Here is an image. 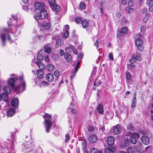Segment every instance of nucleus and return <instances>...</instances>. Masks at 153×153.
I'll return each instance as SVG.
<instances>
[{
	"label": "nucleus",
	"instance_id": "nucleus-45",
	"mask_svg": "<svg viewBox=\"0 0 153 153\" xmlns=\"http://www.w3.org/2000/svg\"><path fill=\"white\" fill-rule=\"evenodd\" d=\"M41 16H40V13L39 14L38 13L34 16V18L37 20L41 19Z\"/></svg>",
	"mask_w": 153,
	"mask_h": 153
},
{
	"label": "nucleus",
	"instance_id": "nucleus-9",
	"mask_svg": "<svg viewBox=\"0 0 153 153\" xmlns=\"http://www.w3.org/2000/svg\"><path fill=\"white\" fill-rule=\"evenodd\" d=\"M141 140L143 143L145 145H148L149 142V137L146 136H143L141 137Z\"/></svg>",
	"mask_w": 153,
	"mask_h": 153
},
{
	"label": "nucleus",
	"instance_id": "nucleus-27",
	"mask_svg": "<svg viewBox=\"0 0 153 153\" xmlns=\"http://www.w3.org/2000/svg\"><path fill=\"white\" fill-rule=\"evenodd\" d=\"M7 94L6 93H2L1 94L2 100H4L5 102H6V100L7 99L8 97V96Z\"/></svg>",
	"mask_w": 153,
	"mask_h": 153
},
{
	"label": "nucleus",
	"instance_id": "nucleus-11",
	"mask_svg": "<svg viewBox=\"0 0 153 153\" xmlns=\"http://www.w3.org/2000/svg\"><path fill=\"white\" fill-rule=\"evenodd\" d=\"M16 111L12 108H10L7 111V114L8 116L11 117L13 116L15 113Z\"/></svg>",
	"mask_w": 153,
	"mask_h": 153
},
{
	"label": "nucleus",
	"instance_id": "nucleus-35",
	"mask_svg": "<svg viewBox=\"0 0 153 153\" xmlns=\"http://www.w3.org/2000/svg\"><path fill=\"white\" fill-rule=\"evenodd\" d=\"M69 35V32L68 31H65L63 33L62 37L64 39H66L67 38Z\"/></svg>",
	"mask_w": 153,
	"mask_h": 153
},
{
	"label": "nucleus",
	"instance_id": "nucleus-19",
	"mask_svg": "<svg viewBox=\"0 0 153 153\" xmlns=\"http://www.w3.org/2000/svg\"><path fill=\"white\" fill-rule=\"evenodd\" d=\"M6 34L3 33H1L0 35V38L1 39V40L2 41V45L3 46H4L5 45V42L6 40Z\"/></svg>",
	"mask_w": 153,
	"mask_h": 153
},
{
	"label": "nucleus",
	"instance_id": "nucleus-53",
	"mask_svg": "<svg viewBox=\"0 0 153 153\" xmlns=\"http://www.w3.org/2000/svg\"><path fill=\"white\" fill-rule=\"evenodd\" d=\"M101 84V82L100 81H96L94 83V85L96 87H98Z\"/></svg>",
	"mask_w": 153,
	"mask_h": 153
},
{
	"label": "nucleus",
	"instance_id": "nucleus-31",
	"mask_svg": "<svg viewBox=\"0 0 153 153\" xmlns=\"http://www.w3.org/2000/svg\"><path fill=\"white\" fill-rule=\"evenodd\" d=\"M74 48V46L70 45L68 47L66 48H65L66 53H69L71 52L72 50Z\"/></svg>",
	"mask_w": 153,
	"mask_h": 153
},
{
	"label": "nucleus",
	"instance_id": "nucleus-37",
	"mask_svg": "<svg viewBox=\"0 0 153 153\" xmlns=\"http://www.w3.org/2000/svg\"><path fill=\"white\" fill-rule=\"evenodd\" d=\"M48 2L51 8H52V7H53L56 4H55V0H49Z\"/></svg>",
	"mask_w": 153,
	"mask_h": 153
},
{
	"label": "nucleus",
	"instance_id": "nucleus-39",
	"mask_svg": "<svg viewBox=\"0 0 153 153\" xmlns=\"http://www.w3.org/2000/svg\"><path fill=\"white\" fill-rule=\"evenodd\" d=\"M52 58L54 60V61H57L59 59V56L58 55L56 54H53L52 56Z\"/></svg>",
	"mask_w": 153,
	"mask_h": 153
},
{
	"label": "nucleus",
	"instance_id": "nucleus-43",
	"mask_svg": "<svg viewBox=\"0 0 153 153\" xmlns=\"http://www.w3.org/2000/svg\"><path fill=\"white\" fill-rule=\"evenodd\" d=\"M131 76L130 73L129 72H127L126 73V79L129 80L131 78Z\"/></svg>",
	"mask_w": 153,
	"mask_h": 153
},
{
	"label": "nucleus",
	"instance_id": "nucleus-18",
	"mask_svg": "<svg viewBox=\"0 0 153 153\" xmlns=\"http://www.w3.org/2000/svg\"><path fill=\"white\" fill-rule=\"evenodd\" d=\"M141 55L138 53L132 54L131 57H133L136 60L140 61L141 59Z\"/></svg>",
	"mask_w": 153,
	"mask_h": 153
},
{
	"label": "nucleus",
	"instance_id": "nucleus-55",
	"mask_svg": "<svg viewBox=\"0 0 153 153\" xmlns=\"http://www.w3.org/2000/svg\"><path fill=\"white\" fill-rule=\"evenodd\" d=\"M149 11L150 12H153V3L151 5H149Z\"/></svg>",
	"mask_w": 153,
	"mask_h": 153
},
{
	"label": "nucleus",
	"instance_id": "nucleus-21",
	"mask_svg": "<svg viewBox=\"0 0 153 153\" xmlns=\"http://www.w3.org/2000/svg\"><path fill=\"white\" fill-rule=\"evenodd\" d=\"M37 77L39 79H41L42 78L43 75V72L42 71L40 70H39L37 71L36 73Z\"/></svg>",
	"mask_w": 153,
	"mask_h": 153
},
{
	"label": "nucleus",
	"instance_id": "nucleus-49",
	"mask_svg": "<svg viewBox=\"0 0 153 153\" xmlns=\"http://www.w3.org/2000/svg\"><path fill=\"white\" fill-rule=\"evenodd\" d=\"M83 57L82 53H80L77 56V59L78 61H80Z\"/></svg>",
	"mask_w": 153,
	"mask_h": 153
},
{
	"label": "nucleus",
	"instance_id": "nucleus-6",
	"mask_svg": "<svg viewBox=\"0 0 153 153\" xmlns=\"http://www.w3.org/2000/svg\"><path fill=\"white\" fill-rule=\"evenodd\" d=\"M88 140L90 143H94L97 140V137L95 134H91L88 137Z\"/></svg>",
	"mask_w": 153,
	"mask_h": 153
},
{
	"label": "nucleus",
	"instance_id": "nucleus-8",
	"mask_svg": "<svg viewBox=\"0 0 153 153\" xmlns=\"http://www.w3.org/2000/svg\"><path fill=\"white\" fill-rule=\"evenodd\" d=\"M46 79L48 82H51L53 81L54 77L52 73H49L47 74L45 76Z\"/></svg>",
	"mask_w": 153,
	"mask_h": 153
},
{
	"label": "nucleus",
	"instance_id": "nucleus-2",
	"mask_svg": "<svg viewBox=\"0 0 153 153\" xmlns=\"http://www.w3.org/2000/svg\"><path fill=\"white\" fill-rule=\"evenodd\" d=\"M136 36L135 45L137 47V49L140 51H142L143 49V46L142 45L143 42L141 39L142 37V36L140 33H138L136 34Z\"/></svg>",
	"mask_w": 153,
	"mask_h": 153
},
{
	"label": "nucleus",
	"instance_id": "nucleus-28",
	"mask_svg": "<svg viewBox=\"0 0 153 153\" xmlns=\"http://www.w3.org/2000/svg\"><path fill=\"white\" fill-rule=\"evenodd\" d=\"M82 25L83 28L87 27L89 25V22L87 21L84 20L82 22Z\"/></svg>",
	"mask_w": 153,
	"mask_h": 153
},
{
	"label": "nucleus",
	"instance_id": "nucleus-34",
	"mask_svg": "<svg viewBox=\"0 0 153 153\" xmlns=\"http://www.w3.org/2000/svg\"><path fill=\"white\" fill-rule=\"evenodd\" d=\"M128 23V20L126 17H123L121 20V24L122 25H124Z\"/></svg>",
	"mask_w": 153,
	"mask_h": 153
},
{
	"label": "nucleus",
	"instance_id": "nucleus-56",
	"mask_svg": "<svg viewBox=\"0 0 153 153\" xmlns=\"http://www.w3.org/2000/svg\"><path fill=\"white\" fill-rule=\"evenodd\" d=\"M149 18L147 15H146V16L144 17V18L143 19V21L145 23H146L148 20Z\"/></svg>",
	"mask_w": 153,
	"mask_h": 153
},
{
	"label": "nucleus",
	"instance_id": "nucleus-58",
	"mask_svg": "<svg viewBox=\"0 0 153 153\" xmlns=\"http://www.w3.org/2000/svg\"><path fill=\"white\" fill-rule=\"evenodd\" d=\"M44 60L45 61L47 62H49L50 60L48 56H45L44 58Z\"/></svg>",
	"mask_w": 153,
	"mask_h": 153
},
{
	"label": "nucleus",
	"instance_id": "nucleus-51",
	"mask_svg": "<svg viewBox=\"0 0 153 153\" xmlns=\"http://www.w3.org/2000/svg\"><path fill=\"white\" fill-rule=\"evenodd\" d=\"M22 9L26 11H28L29 10V7H28V6L26 5H24L22 7Z\"/></svg>",
	"mask_w": 153,
	"mask_h": 153
},
{
	"label": "nucleus",
	"instance_id": "nucleus-10",
	"mask_svg": "<svg viewBox=\"0 0 153 153\" xmlns=\"http://www.w3.org/2000/svg\"><path fill=\"white\" fill-rule=\"evenodd\" d=\"M114 142V139L112 136L109 137L107 139V143L109 146L113 145Z\"/></svg>",
	"mask_w": 153,
	"mask_h": 153
},
{
	"label": "nucleus",
	"instance_id": "nucleus-13",
	"mask_svg": "<svg viewBox=\"0 0 153 153\" xmlns=\"http://www.w3.org/2000/svg\"><path fill=\"white\" fill-rule=\"evenodd\" d=\"M130 142H131L129 139L126 138L124 140V143L121 144L120 145V146L123 148L127 147L130 144Z\"/></svg>",
	"mask_w": 153,
	"mask_h": 153
},
{
	"label": "nucleus",
	"instance_id": "nucleus-47",
	"mask_svg": "<svg viewBox=\"0 0 153 153\" xmlns=\"http://www.w3.org/2000/svg\"><path fill=\"white\" fill-rule=\"evenodd\" d=\"M41 84L42 85L44 86H48L49 83L48 82L45 81H43L42 82Z\"/></svg>",
	"mask_w": 153,
	"mask_h": 153
},
{
	"label": "nucleus",
	"instance_id": "nucleus-64",
	"mask_svg": "<svg viewBox=\"0 0 153 153\" xmlns=\"http://www.w3.org/2000/svg\"><path fill=\"white\" fill-rule=\"evenodd\" d=\"M121 3L123 5H125L127 4V1L126 0H122Z\"/></svg>",
	"mask_w": 153,
	"mask_h": 153
},
{
	"label": "nucleus",
	"instance_id": "nucleus-5",
	"mask_svg": "<svg viewBox=\"0 0 153 153\" xmlns=\"http://www.w3.org/2000/svg\"><path fill=\"white\" fill-rule=\"evenodd\" d=\"M44 4L42 3L36 2L35 3L34 6L36 10H42L44 8Z\"/></svg>",
	"mask_w": 153,
	"mask_h": 153
},
{
	"label": "nucleus",
	"instance_id": "nucleus-22",
	"mask_svg": "<svg viewBox=\"0 0 153 153\" xmlns=\"http://www.w3.org/2000/svg\"><path fill=\"white\" fill-rule=\"evenodd\" d=\"M44 57V54L39 52L37 55V58L39 60L42 61Z\"/></svg>",
	"mask_w": 153,
	"mask_h": 153
},
{
	"label": "nucleus",
	"instance_id": "nucleus-36",
	"mask_svg": "<svg viewBox=\"0 0 153 153\" xmlns=\"http://www.w3.org/2000/svg\"><path fill=\"white\" fill-rule=\"evenodd\" d=\"M126 10L127 11V13H132L133 10L134 9L133 8L128 7L126 8Z\"/></svg>",
	"mask_w": 153,
	"mask_h": 153
},
{
	"label": "nucleus",
	"instance_id": "nucleus-54",
	"mask_svg": "<svg viewBox=\"0 0 153 153\" xmlns=\"http://www.w3.org/2000/svg\"><path fill=\"white\" fill-rule=\"evenodd\" d=\"M77 71H76V70H74V71L72 72L70 77V78L71 79H72L74 77Z\"/></svg>",
	"mask_w": 153,
	"mask_h": 153
},
{
	"label": "nucleus",
	"instance_id": "nucleus-12",
	"mask_svg": "<svg viewBox=\"0 0 153 153\" xmlns=\"http://www.w3.org/2000/svg\"><path fill=\"white\" fill-rule=\"evenodd\" d=\"M40 16H41V19H45L47 15L46 9H43V10L40 11Z\"/></svg>",
	"mask_w": 153,
	"mask_h": 153
},
{
	"label": "nucleus",
	"instance_id": "nucleus-23",
	"mask_svg": "<svg viewBox=\"0 0 153 153\" xmlns=\"http://www.w3.org/2000/svg\"><path fill=\"white\" fill-rule=\"evenodd\" d=\"M47 68L49 71H52L55 69V67L54 65L49 64L47 66Z\"/></svg>",
	"mask_w": 153,
	"mask_h": 153
},
{
	"label": "nucleus",
	"instance_id": "nucleus-7",
	"mask_svg": "<svg viewBox=\"0 0 153 153\" xmlns=\"http://www.w3.org/2000/svg\"><path fill=\"white\" fill-rule=\"evenodd\" d=\"M19 101L17 98H13L11 101L12 106L15 108H18L19 105Z\"/></svg>",
	"mask_w": 153,
	"mask_h": 153
},
{
	"label": "nucleus",
	"instance_id": "nucleus-1",
	"mask_svg": "<svg viewBox=\"0 0 153 153\" xmlns=\"http://www.w3.org/2000/svg\"><path fill=\"white\" fill-rule=\"evenodd\" d=\"M14 76V78H10L7 83L15 91H23L25 89L26 83L23 76H16L15 74L11 75Z\"/></svg>",
	"mask_w": 153,
	"mask_h": 153
},
{
	"label": "nucleus",
	"instance_id": "nucleus-38",
	"mask_svg": "<svg viewBox=\"0 0 153 153\" xmlns=\"http://www.w3.org/2000/svg\"><path fill=\"white\" fill-rule=\"evenodd\" d=\"M127 128L130 131H133L135 129V128L131 124H129L127 126Z\"/></svg>",
	"mask_w": 153,
	"mask_h": 153
},
{
	"label": "nucleus",
	"instance_id": "nucleus-4",
	"mask_svg": "<svg viewBox=\"0 0 153 153\" xmlns=\"http://www.w3.org/2000/svg\"><path fill=\"white\" fill-rule=\"evenodd\" d=\"M140 137L139 134L137 133H134L132 134L130 137L129 139L130 142L134 144H135L137 142V139Z\"/></svg>",
	"mask_w": 153,
	"mask_h": 153
},
{
	"label": "nucleus",
	"instance_id": "nucleus-52",
	"mask_svg": "<svg viewBox=\"0 0 153 153\" xmlns=\"http://www.w3.org/2000/svg\"><path fill=\"white\" fill-rule=\"evenodd\" d=\"M65 142L66 143H67L69 140L70 138V136L68 134H66L65 136Z\"/></svg>",
	"mask_w": 153,
	"mask_h": 153
},
{
	"label": "nucleus",
	"instance_id": "nucleus-60",
	"mask_svg": "<svg viewBox=\"0 0 153 153\" xmlns=\"http://www.w3.org/2000/svg\"><path fill=\"white\" fill-rule=\"evenodd\" d=\"M148 9L147 8H143L142 10V13L143 14H145L148 12Z\"/></svg>",
	"mask_w": 153,
	"mask_h": 153
},
{
	"label": "nucleus",
	"instance_id": "nucleus-20",
	"mask_svg": "<svg viewBox=\"0 0 153 153\" xmlns=\"http://www.w3.org/2000/svg\"><path fill=\"white\" fill-rule=\"evenodd\" d=\"M43 28L45 29L48 30L51 27V24L49 22H45L42 24Z\"/></svg>",
	"mask_w": 153,
	"mask_h": 153
},
{
	"label": "nucleus",
	"instance_id": "nucleus-48",
	"mask_svg": "<svg viewBox=\"0 0 153 153\" xmlns=\"http://www.w3.org/2000/svg\"><path fill=\"white\" fill-rule=\"evenodd\" d=\"M82 145L83 148V149L84 151H85L86 150V141H84L82 143Z\"/></svg>",
	"mask_w": 153,
	"mask_h": 153
},
{
	"label": "nucleus",
	"instance_id": "nucleus-61",
	"mask_svg": "<svg viewBox=\"0 0 153 153\" xmlns=\"http://www.w3.org/2000/svg\"><path fill=\"white\" fill-rule=\"evenodd\" d=\"M72 51H73V53L76 55L78 54V53L76 49L75 48H74H74H73V49Z\"/></svg>",
	"mask_w": 153,
	"mask_h": 153
},
{
	"label": "nucleus",
	"instance_id": "nucleus-16",
	"mask_svg": "<svg viewBox=\"0 0 153 153\" xmlns=\"http://www.w3.org/2000/svg\"><path fill=\"white\" fill-rule=\"evenodd\" d=\"M64 57L68 62H70L71 60L72 56L68 53H65L64 54Z\"/></svg>",
	"mask_w": 153,
	"mask_h": 153
},
{
	"label": "nucleus",
	"instance_id": "nucleus-57",
	"mask_svg": "<svg viewBox=\"0 0 153 153\" xmlns=\"http://www.w3.org/2000/svg\"><path fill=\"white\" fill-rule=\"evenodd\" d=\"M146 27L144 26H141L140 27V31L142 33H143L145 30Z\"/></svg>",
	"mask_w": 153,
	"mask_h": 153
},
{
	"label": "nucleus",
	"instance_id": "nucleus-42",
	"mask_svg": "<svg viewBox=\"0 0 153 153\" xmlns=\"http://www.w3.org/2000/svg\"><path fill=\"white\" fill-rule=\"evenodd\" d=\"M85 5L84 2H81L79 4V7L82 10L85 9Z\"/></svg>",
	"mask_w": 153,
	"mask_h": 153
},
{
	"label": "nucleus",
	"instance_id": "nucleus-25",
	"mask_svg": "<svg viewBox=\"0 0 153 153\" xmlns=\"http://www.w3.org/2000/svg\"><path fill=\"white\" fill-rule=\"evenodd\" d=\"M51 9L52 10L55 11L56 12H59L61 9L60 6L58 5H56V4L53 7H52Z\"/></svg>",
	"mask_w": 153,
	"mask_h": 153
},
{
	"label": "nucleus",
	"instance_id": "nucleus-29",
	"mask_svg": "<svg viewBox=\"0 0 153 153\" xmlns=\"http://www.w3.org/2000/svg\"><path fill=\"white\" fill-rule=\"evenodd\" d=\"M128 153H135L134 149L132 147H128L127 149Z\"/></svg>",
	"mask_w": 153,
	"mask_h": 153
},
{
	"label": "nucleus",
	"instance_id": "nucleus-62",
	"mask_svg": "<svg viewBox=\"0 0 153 153\" xmlns=\"http://www.w3.org/2000/svg\"><path fill=\"white\" fill-rule=\"evenodd\" d=\"M54 75L56 77H58L59 75L58 71H55L54 73Z\"/></svg>",
	"mask_w": 153,
	"mask_h": 153
},
{
	"label": "nucleus",
	"instance_id": "nucleus-59",
	"mask_svg": "<svg viewBox=\"0 0 153 153\" xmlns=\"http://www.w3.org/2000/svg\"><path fill=\"white\" fill-rule=\"evenodd\" d=\"M97 150L94 148H93L91 151V153H97Z\"/></svg>",
	"mask_w": 153,
	"mask_h": 153
},
{
	"label": "nucleus",
	"instance_id": "nucleus-50",
	"mask_svg": "<svg viewBox=\"0 0 153 153\" xmlns=\"http://www.w3.org/2000/svg\"><path fill=\"white\" fill-rule=\"evenodd\" d=\"M134 2V0H129L128 1V4L130 7L133 6V3Z\"/></svg>",
	"mask_w": 153,
	"mask_h": 153
},
{
	"label": "nucleus",
	"instance_id": "nucleus-24",
	"mask_svg": "<svg viewBox=\"0 0 153 153\" xmlns=\"http://www.w3.org/2000/svg\"><path fill=\"white\" fill-rule=\"evenodd\" d=\"M44 50L45 52L49 54L51 52V49L50 46L48 45H47L45 47Z\"/></svg>",
	"mask_w": 153,
	"mask_h": 153
},
{
	"label": "nucleus",
	"instance_id": "nucleus-15",
	"mask_svg": "<svg viewBox=\"0 0 153 153\" xmlns=\"http://www.w3.org/2000/svg\"><path fill=\"white\" fill-rule=\"evenodd\" d=\"M116 150V149L114 147L106 148L105 149V153H114Z\"/></svg>",
	"mask_w": 153,
	"mask_h": 153
},
{
	"label": "nucleus",
	"instance_id": "nucleus-33",
	"mask_svg": "<svg viewBox=\"0 0 153 153\" xmlns=\"http://www.w3.org/2000/svg\"><path fill=\"white\" fill-rule=\"evenodd\" d=\"M61 45V40L60 39H57L56 41L55 47L58 48L60 47Z\"/></svg>",
	"mask_w": 153,
	"mask_h": 153
},
{
	"label": "nucleus",
	"instance_id": "nucleus-30",
	"mask_svg": "<svg viewBox=\"0 0 153 153\" xmlns=\"http://www.w3.org/2000/svg\"><path fill=\"white\" fill-rule=\"evenodd\" d=\"M4 91L6 93L8 94H10V88L8 86H6L4 88Z\"/></svg>",
	"mask_w": 153,
	"mask_h": 153
},
{
	"label": "nucleus",
	"instance_id": "nucleus-26",
	"mask_svg": "<svg viewBox=\"0 0 153 153\" xmlns=\"http://www.w3.org/2000/svg\"><path fill=\"white\" fill-rule=\"evenodd\" d=\"M136 102L137 100L136 98L135 97V95L133 98V100L132 102L131 106V108H133L135 107L136 105Z\"/></svg>",
	"mask_w": 153,
	"mask_h": 153
},
{
	"label": "nucleus",
	"instance_id": "nucleus-14",
	"mask_svg": "<svg viewBox=\"0 0 153 153\" xmlns=\"http://www.w3.org/2000/svg\"><path fill=\"white\" fill-rule=\"evenodd\" d=\"M36 64L38 66L40 70L44 71L45 68V65L41 62L39 61L36 62Z\"/></svg>",
	"mask_w": 153,
	"mask_h": 153
},
{
	"label": "nucleus",
	"instance_id": "nucleus-44",
	"mask_svg": "<svg viewBox=\"0 0 153 153\" xmlns=\"http://www.w3.org/2000/svg\"><path fill=\"white\" fill-rule=\"evenodd\" d=\"M80 63V61H78L77 62L76 64L74 70L77 71L79 66Z\"/></svg>",
	"mask_w": 153,
	"mask_h": 153
},
{
	"label": "nucleus",
	"instance_id": "nucleus-40",
	"mask_svg": "<svg viewBox=\"0 0 153 153\" xmlns=\"http://www.w3.org/2000/svg\"><path fill=\"white\" fill-rule=\"evenodd\" d=\"M82 22V19L80 17H77L75 20V22L77 23H80Z\"/></svg>",
	"mask_w": 153,
	"mask_h": 153
},
{
	"label": "nucleus",
	"instance_id": "nucleus-17",
	"mask_svg": "<svg viewBox=\"0 0 153 153\" xmlns=\"http://www.w3.org/2000/svg\"><path fill=\"white\" fill-rule=\"evenodd\" d=\"M97 109L99 113H102L103 112V107L102 105L100 103L97 108Z\"/></svg>",
	"mask_w": 153,
	"mask_h": 153
},
{
	"label": "nucleus",
	"instance_id": "nucleus-41",
	"mask_svg": "<svg viewBox=\"0 0 153 153\" xmlns=\"http://www.w3.org/2000/svg\"><path fill=\"white\" fill-rule=\"evenodd\" d=\"M127 32V29L126 27H123L121 28L120 33H125Z\"/></svg>",
	"mask_w": 153,
	"mask_h": 153
},
{
	"label": "nucleus",
	"instance_id": "nucleus-3",
	"mask_svg": "<svg viewBox=\"0 0 153 153\" xmlns=\"http://www.w3.org/2000/svg\"><path fill=\"white\" fill-rule=\"evenodd\" d=\"M51 117V116L50 114H46L45 116H43V118L45 119V124L46 126V132L48 133L51 130V126L52 125L51 121L49 120Z\"/></svg>",
	"mask_w": 153,
	"mask_h": 153
},
{
	"label": "nucleus",
	"instance_id": "nucleus-63",
	"mask_svg": "<svg viewBox=\"0 0 153 153\" xmlns=\"http://www.w3.org/2000/svg\"><path fill=\"white\" fill-rule=\"evenodd\" d=\"M134 67L135 65L132 64H128V68H134Z\"/></svg>",
	"mask_w": 153,
	"mask_h": 153
},
{
	"label": "nucleus",
	"instance_id": "nucleus-32",
	"mask_svg": "<svg viewBox=\"0 0 153 153\" xmlns=\"http://www.w3.org/2000/svg\"><path fill=\"white\" fill-rule=\"evenodd\" d=\"M120 131V130L117 127H115L114 129L113 132L114 134L117 135L119 134Z\"/></svg>",
	"mask_w": 153,
	"mask_h": 153
},
{
	"label": "nucleus",
	"instance_id": "nucleus-46",
	"mask_svg": "<svg viewBox=\"0 0 153 153\" xmlns=\"http://www.w3.org/2000/svg\"><path fill=\"white\" fill-rule=\"evenodd\" d=\"M136 61V60L133 57H131V58L129 60V62L131 64H133L135 63Z\"/></svg>",
	"mask_w": 153,
	"mask_h": 153
}]
</instances>
